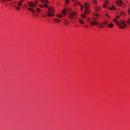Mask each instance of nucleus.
<instances>
[{"label": "nucleus", "mask_w": 130, "mask_h": 130, "mask_svg": "<svg viewBox=\"0 0 130 130\" xmlns=\"http://www.w3.org/2000/svg\"><path fill=\"white\" fill-rule=\"evenodd\" d=\"M37 3V1H35L34 3L32 2H30L29 3V6L31 7H29L28 8L29 10L31 11L32 13H35L36 11L37 12H40L41 11V9L37 7L35 8L36 5Z\"/></svg>", "instance_id": "f257e3e1"}, {"label": "nucleus", "mask_w": 130, "mask_h": 130, "mask_svg": "<svg viewBox=\"0 0 130 130\" xmlns=\"http://www.w3.org/2000/svg\"><path fill=\"white\" fill-rule=\"evenodd\" d=\"M48 12H47V14L49 16L52 17L54 15L53 13L55 11V10L53 7H48Z\"/></svg>", "instance_id": "f03ea898"}, {"label": "nucleus", "mask_w": 130, "mask_h": 130, "mask_svg": "<svg viewBox=\"0 0 130 130\" xmlns=\"http://www.w3.org/2000/svg\"><path fill=\"white\" fill-rule=\"evenodd\" d=\"M84 8L86 10L85 11V13L86 14H88L89 12V11L88 9L90 8V6L89 4L86 2L84 5Z\"/></svg>", "instance_id": "7ed1b4c3"}, {"label": "nucleus", "mask_w": 130, "mask_h": 130, "mask_svg": "<svg viewBox=\"0 0 130 130\" xmlns=\"http://www.w3.org/2000/svg\"><path fill=\"white\" fill-rule=\"evenodd\" d=\"M127 26L126 24L124 22L123 20H121L120 22L119 27L121 29L124 28Z\"/></svg>", "instance_id": "20e7f679"}, {"label": "nucleus", "mask_w": 130, "mask_h": 130, "mask_svg": "<svg viewBox=\"0 0 130 130\" xmlns=\"http://www.w3.org/2000/svg\"><path fill=\"white\" fill-rule=\"evenodd\" d=\"M71 11V9H64L61 11V12L63 15H65L68 13L69 12V11Z\"/></svg>", "instance_id": "39448f33"}, {"label": "nucleus", "mask_w": 130, "mask_h": 130, "mask_svg": "<svg viewBox=\"0 0 130 130\" xmlns=\"http://www.w3.org/2000/svg\"><path fill=\"white\" fill-rule=\"evenodd\" d=\"M42 2L43 3H45V4H44V6L41 5H40L39 6L40 8H42L44 7H48V5L47 4L48 3V2L47 0H42Z\"/></svg>", "instance_id": "423d86ee"}, {"label": "nucleus", "mask_w": 130, "mask_h": 130, "mask_svg": "<svg viewBox=\"0 0 130 130\" xmlns=\"http://www.w3.org/2000/svg\"><path fill=\"white\" fill-rule=\"evenodd\" d=\"M76 13L75 12H71L69 15V18L72 19L74 18L75 16Z\"/></svg>", "instance_id": "0eeeda50"}, {"label": "nucleus", "mask_w": 130, "mask_h": 130, "mask_svg": "<svg viewBox=\"0 0 130 130\" xmlns=\"http://www.w3.org/2000/svg\"><path fill=\"white\" fill-rule=\"evenodd\" d=\"M116 4L119 6H122L123 4L122 0H117L116 2Z\"/></svg>", "instance_id": "6e6552de"}, {"label": "nucleus", "mask_w": 130, "mask_h": 130, "mask_svg": "<svg viewBox=\"0 0 130 130\" xmlns=\"http://www.w3.org/2000/svg\"><path fill=\"white\" fill-rule=\"evenodd\" d=\"M89 24L91 26H93L96 25L99 26V23L97 21H92L89 23Z\"/></svg>", "instance_id": "1a4fd4ad"}, {"label": "nucleus", "mask_w": 130, "mask_h": 130, "mask_svg": "<svg viewBox=\"0 0 130 130\" xmlns=\"http://www.w3.org/2000/svg\"><path fill=\"white\" fill-rule=\"evenodd\" d=\"M101 6H96L95 8V10L99 12L101 10Z\"/></svg>", "instance_id": "9d476101"}, {"label": "nucleus", "mask_w": 130, "mask_h": 130, "mask_svg": "<svg viewBox=\"0 0 130 130\" xmlns=\"http://www.w3.org/2000/svg\"><path fill=\"white\" fill-rule=\"evenodd\" d=\"M91 3L92 4L96 5L98 3V1L97 0H92L91 1Z\"/></svg>", "instance_id": "9b49d317"}, {"label": "nucleus", "mask_w": 130, "mask_h": 130, "mask_svg": "<svg viewBox=\"0 0 130 130\" xmlns=\"http://www.w3.org/2000/svg\"><path fill=\"white\" fill-rule=\"evenodd\" d=\"M53 21L56 23H59L61 21L60 19L56 18L54 19L53 20Z\"/></svg>", "instance_id": "f8f14e48"}, {"label": "nucleus", "mask_w": 130, "mask_h": 130, "mask_svg": "<svg viewBox=\"0 0 130 130\" xmlns=\"http://www.w3.org/2000/svg\"><path fill=\"white\" fill-rule=\"evenodd\" d=\"M113 21L115 23L116 25H119V26L120 25V23L119 21H116L115 19H113Z\"/></svg>", "instance_id": "ddd939ff"}, {"label": "nucleus", "mask_w": 130, "mask_h": 130, "mask_svg": "<svg viewBox=\"0 0 130 130\" xmlns=\"http://www.w3.org/2000/svg\"><path fill=\"white\" fill-rule=\"evenodd\" d=\"M114 26V25L112 23H110L108 25V27L110 28L113 27Z\"/></svg>", "instance_id": "4468645a"}, {"label": "nucleus", "mask_w": 130, "mask_h": 130, "mask_svg": "<svg viewBox=\"0 0 130 130\" xmlns=\"http://www.w3.org/2000/svg\"><path fill=\"white\" fill-rule=\"evenodd\" d=\"M126 15V14L124 12H121L120 13V15L122 17H124Z\"/></svg>", "instance_id": "2eb2a0df"}, {"label": "nucleus", "mask_w": 130, "mask_h": 130, "mask_svg": "<svg viewBox=\"0 0 130 130\" xmlns=\"http://www.w3.org/2000/svg\"><path fill=\"white\" fill-rule=\"evenodd\" d=\"M80 3L79 2H77L74 4V6H76L77 5H80Z\"/></svg>", "instance_id": "dca6fc26"}, {"label": "nucleus", "mask_w": 130, "mask_h": 130, "mask_svg": "<svg viewBox=\"0 0 130 130\" xmlns=\"http://www.w3.org/2000/svg\"><path fill=\"white\" fill-rule=\"evenodd\" d=\"M78 21L80 24H84V22H83L82 20L81 19H79L78 20Z\"/></svg>", "instance_id": "f3484780"}, {"label": "nucleus", "mask_w": 130, "mask_h": 130, "mask_svg": "<svg viewBox=\"0 0 130 130\" xmlns=\"http://www.w3.org/2000/svg\"><path fill=\"white\" fill-rule=\"evenodd\" d=\"M108 22L107 21H105L103 22L102 23V24L103 25L105 26L107 24H108Z\"/></svg>", "instance_id": "a211bd4d"}, {"label": "nucleus", "mask_w": 130, "mask_h": 130, "mask_svg": "<svg viewBox=\"0 0 130 130\" xmlns=\"http://www.w3.org/2000/svg\"><path fill=\"white\" fill-rule=\"evenodd\" d=\"M107 5L106 3H104L103 4V7L104 8H106Z\"/></svg>", "instance_id": "6ab92c4d"}, {"label": "nucleus", "mask_w": 130, "mask_h": 130, "mask_svg": "<svg viewBox=\"0 0 130 130\" xmlns=\"http://www.w3.org/2000/svg\"><path fill=\"white\" fill-rule=\"evenodd\" d=\"M81 17L83 19H85L86 17V15L83 14H81Z\"/></svg>", "instance_id": "aec40b11"}, {"label": "nucleus", "mask_w": 130, "mask_h": 130, "mask_svg": "<svg viewBox=\"0 0 130 130\" xmlns=\"http://www.w3.org/2000/svg\"><path fill=\"white\" fill-rule=\"evenodd\" d=\"M57 16L58 18H62L63 16L61 15L60 14H57L56 15Z\"/></svg>", "instance_id": "412c9836"}, {"label": "nucleus", "mask_w": 130, "mask_h": 130, "mask_svg": "<svg viewBox=\"0 0 130 130\" xmlns=\"http://www.w3.org/2000/svg\"><path fill=\"white\" fill-rule=\"evenodd\" d=\"M22 1H19L18 3V5L19 6H21L22 4Z\"/></svg>", "instance_id": "4be33fe9"}, {"label": "nucleus", "mask_w": 130, "mask_h": 130, "mask_svg": "<svg viewBox=\"0 0 130 130\" xmlns=\"http://www.w3.org/2000/svg\"><path fill=\"white\" fill-rule=\"evenodd\" d=\"M93 15L96 17H98L99 16V14L96 13H93Z\"/></svg>", "instance_id": "5701e85b"}, {"label": "nucleus", "mask_w": 130, "mask_h": 130, "mask_svg": "<svg viewBox=\"0 0 130 130\" xmlns=\"http://www.w3.org/2000/svg\"><path fill=\"white\" fill-rule=\"evenodd\" d=\"M127 22L128 25H130V18H129L127 21Z\"/></svg>", "instance_id": "b1692460"}, {"label": "nucleus", "mask_w": 130, "mask_h": 130, "mask_svg": "<svg viewBox=\"0 0 130 130\" xmlns=\"http://www.w3.org/2000/svg\"><path fill=\"white\" fill-rule=\"evenodd\" d=\"M120 18V17L118 15L116 16V18L115 19H116V20H118Z\"/></svg>", "instance_id": "393cba45"}, {"label": "nucleus", "mask_w": 130, "mask_h": 130, "mask_svg": "<svg viewBox=\"0 0 130 130\" xmlns=\"http://www.w3.org/2000/svg\"><path fill=\"white\" fill-rule=\"evenodd\" d=\"M112 9H114V10H116V8H115L114 6V5H112Z\"/></svg>", "instance_id": "a878e982"}, {"label": "nucleus", "mask_w": 130, "mask_h": 130, "mask_svg": "<svg viewBox=\"0 0 130 130\" xmlns=\"http://www.w3.org/2000/svg\"><path fill=\"white\" fill-rule=\"evenodd\" d=\"M80 7H81V10L82 11L83 10V6L82 5H81L80 6Z\"/></svg>", "instance_id": "bb28decb"}, {"label": "nucleus", "mask_w": 130, "mask_h": 130, "mask_svg": "<svg viewBox=\"0 0 130 130\" xmlns=\"http://www.w3.org/2000/svg\"><path fill=\"white\" fill-rule=\"evenodd\" d=\"M20 8L19 7H17L15 8V9L17 10H20Z\"/></svg>", "instance_id": "cd10ccee"}, {"label": "nucleus", "mask_w": 130, "mask_h": 130, "mask_svg": "<svg viewBox=\"0 0 130 130\" xmlns=\"http://www.w3.org/2000/svg\"><path fill=\"white\" fill-rule=\"evenodd\" d=\"M69 0H66V3L67 4H68L69 3Z\"/></svg>", "instance_id": "c85d7f7f"}, {"label": "nucleus", "mask_w": 130, "mask_h": 130, "mask_svg": "<svg viewBox=\"0 0 130 130\" xmlns=\"http://www.w3.org/2000/svg\"><path fill=\"white\" fill-rule=\"evenodd\" d=\"M106 16L109 19H110V17L109 16V15L108 14H106Z\"/></svg>", "instance_id": "c756f323"}, {"label": "nucleus", "mask_w": 130, "mask_h": 130, "mask_svg": "<svg viewBox=\"0 0 130 130\" xmlns=\"http://www.w3.org/2000/svg\"><path fill=\"white\" fill-rule=\"evenodd\" d=\"M105 2H106V4H108L109 3V1H107V0H106L105 1Z\"/></svg>", "instance_id": "7c9ffc66"}, {"label": "nucleus", "mask_w": 130, "mask_h": 130, "mask_svg": "<svg viewBox=\"0 0 130 130\" xmlns=\"http://www.w3.org/2000/svg\"><path fill=\"white\" fill-rule=\"evenodd\" d=\"M128 12L129 14H130V9L129 8L128 9Z\"/></svg>", "instance_id": "2f4dec72"}, {"label": "nucleus", "mask_w": 130, "mask_h": 130, "mask_svg": "<svg viewBox=\"0 0 130 130\" xmlns=\"http://www.w3.org/2000/svg\"><path fill=\"white\" fill-rule=\"evenodd\" d=\"M108 9L109 10H112V7H108Z\"/></svg>", "instance_id": "473e14b6"}, {"label": "nucleus", "mask_w": 130, "mask_h": 130, "mask_svg": "<svg viewBox=\"0 0 130 130\" xmlns=\"http://www.w3.org/2000/svg\"><path fill=\"white\" fill-rule=\"evenodd\" d=\"M93 20H97V18H93Z\"/></svg>", "instance_id": "72a5a7b5"}, {"label": "nucleus", "mask_w": 130, "mask_h": 130, "mask_svg": "<svg viewBox=\"0 0 130 130\" xmlns=\"http://www.w3.org/2000/svg\"><path fill=\"white\" fill-rule=\"evenodd\" d=\"M90 21V19L89 18H88L87 19V21L88 22H89Z\"/></svg>", "instance_id": "f704fd0d"}, {"label": "nucleus", "mask_w": 130, "mask_h": 130, "mask_svg": "<svg viewBox=\"0 0 130 130\" xmlns=\"http://www.w3.org/2000/svg\"><path fill=\"white\" fill-rule=\"evenodd\" d=\"M4 2H5L6 1H7V0H2Z\"/></svg>", "instance_id": "c9c22d12"}, {"label": "nucleus", "mask_w": 130, "mask_h": 130, "mask_svg": "<svg viewBox=\"0 0 130 130\" xmlns=\"http://www.w3.org/2000/svg\"><path fill=\"white\" fill-rule=\"evenodd\" d=\"M85 27H88V25H85Z\"/></svg>", "instance_id": "e433bc0d"}, {"label": "nucleus", "mask_w": 130, "mask_h": 130, "mask_svg": "<svg viewBox=\"0 0 130 130\" xmlns=\"http://www.w3.org/2000/svg\"><path fill=\"white\" fill-rule=\"evenodd\" d=\"M77 0H72V1L73 2H74L75 1H77Z\"/></svg>", "instance_id": "4c0bfd02"}, {"label": "nucleus", "mask_w": 130, "mask_h": 130, "mask_svg": "<svg viewBox=\"0 0 130 130\" xmlns=\"http://www.w3.org/2000/svg\"><path fill=\"white\" fill-rule=\"evenodd\" d=\"M42 17H45V15H43V16H42Z\"/></svg>", "instance_id": "58836bf2"}, {"label": "nucleus", "mask_w": 130, "mask_h": 130, "mask_svg": "<svg viewBox=\"0 0 130 130\" xmlns=\"http://www.w3.org/2000/svg\"><path fill=\"white\" fill-rule=\"evenodd\" d=\"M125 5H124L123 6V8H125Z\"/></svg>", "instance_id": "ea45409f"}, {"label": "nucleus", "mask_w": 130, "mask_h": 130, "mask_svg": "<svg viewBox=\"0 0 130 130\" xmlns=\"http://www.w3.org/2000/svg\"><path fill=\"white\" fill-rule=\"evenodd\" d=\"M103 26H101V27H100V28H103Z\"/></svg>", "instance_id": "a19ab883"}, {"label": "nucleus", "mask_w": 130, "mask_h": 130, "mask_svg": "<svg viewBox=\"0 0 130 130\" xmlns=\"http://www.w3.org/2000/svg\"><path fill=\"white\" fill-rule=\"evenodd\" d=\"M8 1H11V0H8Z\"/></svg>", "instance_id": "79ce46f5"}, {"label": "nucleus", "mask_w": 130, "mask_h": 130, "mask_svg": "<svg viewBox=\"0 0 130 130\" xmlns=\"http://www.w3.org/2000/svg\"><path fill=\"white\" fill-rule=\"evenodd\" d=\"M25 0H23V1H25Z\"/></svg>", "instance_id": "37998d69"}]
</instances>
